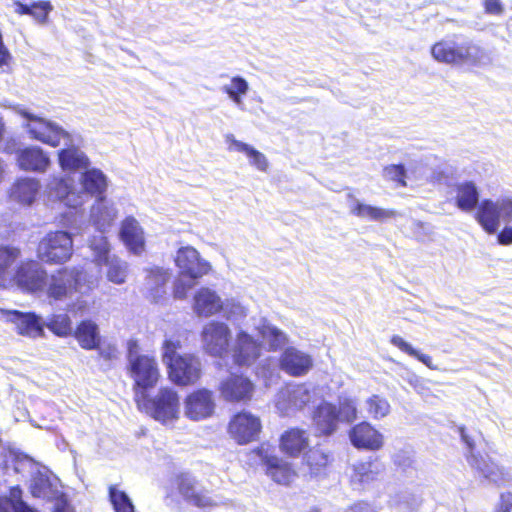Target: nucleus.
<instances>
[{
  "mask_svg": "<svg viewBox=\"0 0 512 512\" xmlns=\"http://www.w3.org/2000/svg\"><path fill=\"white\" fill-rule=\"evenodd\" d=\"M0 512H38L28 506L21 499H7L0 497Z\"/></svg>",
  "mask_w": 512,
  "mask_h": 512,
  "instance_id": "nucleus-51",
  "label": "nucleus"
},
{
  "mask_svg": "<svg viewBox=\"0 0 512 512\" xmlns=\"http://www.w3.org/2000/svg\"><path fill=\"white\" fill-rule=\"evenodd\" d=\"M54 512H74L72 507L65 501L60 500L56 503Z\"/></svg>",
  "mask_w": 512,
  "mask_h": 512,
  "instance_id": "nucleus-64",
  "label": "nucleus"
},
{
  "mask_svg": "<svg viewBox=\"0 0 512 512\" xmlns=\"http://www.w3.org/2000/svg\"><path fill=\"white\" fill-rule=\"evenodd\" d=\"M117 216L118 210L115 204L107 200L106 197L96 199L90 210V221L100 233L107 232Z\"/></svg>",
  "mask_w": 512,
  "mask_h": 512,
  "instance_id": "nucleus-23",
  "label": "nucleus"
},
{
  "mask_svg": "<svg viewBox=\"0 0 512 512\" xmlns=\"http://www.w3.org/2000/svg\"><path fill=\"white\" fill-rule=\"evenodd\" d=\"M261 428L259 417L248 411H242L231 419L228 431L239 444H246L258 437Z\"/></svg>",
  "mask_w": 512,
  "mask_h": 512,
  "instance_id": "nucleus-15",
  "label": "nucleus"
},
{
  "mask_svg": "<svg viewBox=\"0 0 512 512\" xmlns=\"http://www.w3.org/2000/svg\"><path fill=\"white\" fill-rule=\"evenodd\" d=\"M501 245H512V226H505L497 236Z\"/></svg>",
  "mask_w": 512,
  "mask_h": 512,
  "instance_id": "nucleus-60",
  "label": "nucleus"
},
{
  "mask_svg": "<svg viewBox=\"0 0 512 512\" xmlns=\"http://www.w3.org/2000/svg\"><path fill=\"white\" fill-rule=\"evenodd\" d=\"M99 349V354L106 360H112L117 357V349L115 346L108 345L106 347H97Z\"/></svg>",
  "mask_w": 512,
  "mask_h": 512,
  "instance_id": "nucleus-61",
  "label": "nucleus"
},
{
  "mask_svg": "<svg viewBox=\"0 0 512 512\" xmlns=\"http://www.w3.org/2000/svg\"><path fill=\"white\" fill-rule=\"evenodd\" d=\"M14 111L24 119L22 127L31 139L51 147H57L62 143L68 145L71 142V135L58 123L39 117L21 105L15 106Z\"/></svg>",
  "mask_w": 512,
  "mask_h": 512,
  "instance_id": "nucleus-5",
  "label": "nucleus"
},
{
  "mask_svg": "<svg viewBox=\"0 0 512 512\" xmlns=\"http://www.w3.org/2000/svg\"><path fill=\"white\" fill-rule=\"evenodd\" d=\"M382 470L381 465L376 461L358 462L352 466L350 475L351 483L356 488L374 481Z\"/></svg>",
  "mask_w": 512,
  "mask_h": 512,
  "instance_id": "nucleus-35",
  "label": "nucleus"
},
{
  "mask_svg": "<svg viewBox=\"0 0 512 512\" xmlns=\"http://www.w3.org/2000/svg\"><path fill=\"white\" fill-rule=\"evenodd\" d=\"M18 166L25 171L44 173L50 166L47 153L38 146L19 149L16 153Z\"/></svg>",
  "mask_w": 512,
  "mask_h": 512,
  "instance_id": "nucleus-24",
  "label": "nucleus"
},
{
  "mask_svg": "<svg viewBox=\"0 0 512 512\" xmlns=\"http://www.w3.org/2000/svg\"><path fill=\"white\" fill-rule=\"evenodd\" d=\"M307 463L311 468V473L317 475L322 467H325L328 463V457L318 451H310L307 456Z\"/></svg>",
  "mask_w": 512,
  "mask_h": 512,
  "instance_id": "nucleus-54",
  "label": "nucleus"
},
{
  "mask_svg": "<svg viewBox=\"0 0 512 512\" xmlns=\"http://www.w3.org/2000/svg\"><path fill=\"white\" fill-rule=\"evenodd\" d=\"M8 321L12 322L19 334L36 338L43 334L40 318L34 313H23L16 310L5 312Z\"/></svg>",
  "mask_w": 512,
  "mask_h": 512,
  "instance_id": "nucleus-27",
  "label": "nucleus"
},
{
  "mask_svg": "<svg viewBox=\"0 0 512 512\" xmlns=\"http://www.w3.org/2000/svg\"><path fill=\"white\" fill-rule=\"evenodd\" d=\"M53 10V6L49 1H39L32 4V16L41 24L47 22L48 14Z\"/></svg>",
  "mask_w": 512,
  "mask_h": 512,
  "instance_id": "nucleus-52",
  "label": "nucleus"
},
{
  "mask_svg": "<svg viewBox=\"0 0 512 512\" xmlns=\"http://www.w3.org/2000/svg\"><path fill=\"white\" fill-rule=\"evenodd\" d=\"M253 453L266 466V473L273 481L283 485L292 481L294 473L289 464L273 455L269 446L262 445Z\"/></svg>",
  "mask_w": 512,
  "mask_h": 512,
  "instance_id": "nucleus-18",
  "label": "nucleus"
},
{
  "mask_svg": "<svg viewBox=\"0 0 512 512\" xmlns=\"http://www.w3.org/2000/svg\"><path fill=\"white\" fill-rule=\"evenodd\" d=\"M109 499L115 512H134V505L129 496L115 485L109 487Z\"/></svg>",
  "mask_w": 512,
  "mask_h": 512,
  "instance_id": "nucleus-46",
  "label": "nucleus"
},
{
  "mask_svg": "<svg viewBox=\"0 0 512 512\" xmlns=\"http://www.w3.org/2000/svg\"><path fill=\"white\" fill-rule=\"evenodd\" d=\"M421 497L409 490H401L391 497V506L399 512H413L421 505Z\"/></svg>",
  "mask_w": 512,
  "mask_h": 512,
  "instance_id": "nucleus-43",
  "label": "nucleus"
},
{
  "mask_svg": "<svg viewBox=\"0 0 512 512\" xmlns=\"http://www.w3.org/2000/svg\"><path fill=\"white\" fill-rule=\"evenodd\" d=\"M231 354L238 366H250L261 355V345L247 332L239 331L231 347Z\"/></svg>",
  "mask_w": 512,
  "mask_h": 512,
  "instance_id": "nucleus-19",
  "label": "nucleus"
},
{
  "mask_svg": "<svg viewBox=\"0 0 512 512\" xmlns=\"http://www.w3.org/2000/svg\"><path fill=\"white\" fill-rule=\"evenodd\" d=\"M89 248L92 251L93 262L98 266L114 254L111 252V244L104 233L94 235L89 240Z\"/></svg>",
  "mask_w": 512,
  "mask_h": 512,
  "instance_id": "nucleus-44",
  "label": "nucleus"
},
{
  "mask_svg": "<svg viewBox=\"0 0 512 512\" xmlns=\"http://www.w3.org/2000/svg\"><path fill=\"white\" fill-rule=\"evenodd\" d=\"M221 311L229 320H237L247 315V309L238 300L231 298L223 301Z\"/></svg>",
  "mask_w": 512,
  "mask_h": 512,
  "instance_id": "nucleus-50",
  "label": "nucleus"
},
{
  "mask_svg": "<svg viewBox=\"0 0 512 512\" xmlns=\"http://www.w3.org/2000/svg\"><path fill=\"white\" fill-rule=\"evenodd\" d=\"M170 279L168 270L155 267L148 271L146 278V288L150 292L153 301H158L166 293L165 286Z\"/></svg>",
  "mask_w": 512,
  "mask_h": 512,
  "instance_id": "nucleus-38",
  "label": "nucleus"
},
{
  "mask_svg": "<svg viewBox=\"0 0 512 512\" xmlns=\"http://www.w3.org/2000/svg\"><path fill=\"white\" fill-rule=\"evenodd\" d=\"M73 255V239L66 231L46 234L37 247V257L47 264H63Z\"/></svg>",
  "mask_w": 512,
  "mask_h": 512,
  "instance_id": "nucleus-8",
  "label": "nucleus"
},
{
  "mask_svg": "<svg viewBox=\"0 0 512 512\" xmlns=\"http://www.w3.org/2000/svg\"><path fill=\"white\" fill-rule=\"evenodd\" d=\"M58 152L59 164L63 170H80L87 169L90 162L86 154L71 144Z\"/></svg>",
  "mask_w": 512,
  "mask_h": 512,
  "instance_id": "nucleus-34",
  "label": "nucleus"
},
{
  "mask_svg": "<svg viewBox=\"0 0 512 512\" xmlns=\"http://www.w3.org/2000/svg\"><path fill=\"white\" fill-rule=\"evenodd\" d=\"M349 438L352 445L359 449L376 451L384 444L383 435L368 422L353 426Z\"/></svg>",
  "mask_w": 512,
  "mask_h": 512,
  "instance_id": "nucleus-21",
  "label": "nucleus"
},
{
  "mask_svg": "<svg viewBox=\"0 0 512 512\" xmlns=\"http://www.w3.org/2000/svg\"><path fill=\"white\" fill-rule=\"evenodd\" d=\"M412 357L417 358L420 362L426 365L429 369H436V367L432 363V359L429 355L423 354L416 350V355H412Z\"/></svg>",
  "mask_w": 512,
  "mask_h": 512,
  "instance_id": "nucleus-63",
  "label": "nucleus"
},
{
  "mask_svg": "<svg viewBox=\"0 0 512 512\" xmlns=\"http://www.w3.org/2000/svg\"><path fill=\"white\" fill-rule=\"evenodd\" d=\"M349 211L352 215L369 221L383 222L396 216V211L372 206L361 202L352 193L347 194Z\"/></svg>",
  "mask_w": 512,
  "mask_h": 512,
  "instance_id": "nucleus-26",
  "label": "nucleus"
},
{
  "mask_svg": "<svg viewBox=\"0 0 512 512\" xmlns=\"http://www.w3.org/2000/svg\"><path fill=\"white\" fill-rule=\"evenodd\" d=\"M135 401L140 410H144L163 424L173 423L179 417V397L177 392L171 388H161L153 399L148 398L145 391H136Z\"/></svg>",
  "mask_w": 512,
  "mask_h": 512,
  "instance_id": "nucleus-6",
  "label": "nucleus"
},
{
  "mask_svg": "<svg viewBox=\"0 0 512 512\" xmlns=\"http://www.w3.org/2000/svg\"><path fill=\"white\" fill-rule=\"evenodd\" d=\"M256 329L270 350H278L288 343V336L266 319H261Z\"/></svg>",
  "mask_w": 512,
  "mask_h": 512,
  "instance_id": "nucleus-36",
  "label": "nucleus"
},
{
  "mask_svg": "<svg viewBox=\"0 0 512 512\" xmlns=\"http://www.w3.org/2000/svg\"><path fill=\"white\" fill-rule=\"evenodd\" d=\"M105 268V275L108 281L121 285L126 282L129 272L128 263L114 254L110 258L98 265Z\"/></svg>",
  "mask_w": 512,
  "mask_h": 512,
  "instance_id": "nucleus-37",
  "label": "nucleus"
},
{
  "mask_svg": "<svg viewBox=\"0 0 512 512\" xmlns=\"http://www.w3.org/2000/svg\"><path fill=\"white\" fill-rule=\"evenodd\" d=\"M46 326L58 336H67L72 332L71 320L66 314L54 315Z\"/></svg>",
  "mask_w": 512,
  "mask_h": 512,
  "instance_id": "nucleus-48",
  "label": "nucleus"
},
{
  "mask_svg": "<svg viewBox=\"0 0 512 512\" xmlns=\"http://www.w3.org/2000/svg\"><path fill=\"white\" fill-rule=\"evenodd\" d=\"M226 142L229 143L228 149L244 153L249 160V164L261 172H267L269 169V161L267 157L253 146L236 140L233 135L226 136Z\"/></svg>",
  "mask_w": 512,
  "mask_h": 512,
  "instance_id": "nucleus-32",
  "label": "nucleus"
},
{
  "mask_svg": "<svg viewBox=\"0 0 512 512\" xmlns=\"http://www.w3.org/2000/svg\"><path fill=\"white\" fill-rule=\"evenodd\" d=\"M231 331L227 324L220 321L208 322L202 330V346L211 356L222 358L229 351Z\"/></svg>",
  "mask_w": 512,
  "mask_h": 512,
  "instance_id": "nucleus-10",
  "label": "nucleus"
},
{
  "mask_svg": "<svg viewBox=\"0 0 512 512\" xmlns=\"http://www.w3.org/2000/svg\"><path fill=\"white\" fill-rule=\"evenodd\" d=\"M391 343L410 356L416 355V349H414L410 343L398 335L392 336Z\"/></svg>",
  "mask_w": 512,
  "mask_h": 512,
  "instance_id": "nucleus-56",
  "label": "nucleus"
},
{
  "mask_svg": "<svg viewBox=\"0 0 512 512\" xmlns=\"http://www.w3.org/2000/svg\"><path fill=\"white\" fill-rule=\"evenodd\" d=\"M309 446L308 435L305 430L293 428L286 431L280 439L281 450L290 455L297 456Z\"/></svg>",
  "mask_w": 512,
  "mask_h": 512,
  "instance_id": "nucleus-33",
  "label": "nucleus"
},
{
  "mask_svg": "<svg viewBox=\"0 0 512 512\" xmlns=\"http://www.w3.org/2000/svg\"><path fill=\"white\" fill-rule=\"evenodd\" d=\"M458 432L460 434V437H461L462 441L466 444V446H467V448L469 450V453H470V456L468 457V460H469L472 457V455H475L473 453V450H474V447H475L474 441L467 434L465 427H463V426L458 427Z\"/></svg>",
  "mask_w": 512,
  "mask_h": 512,
  "instance_id": "nucleus-59",
  "label": "nucleus"
},
{
  "mask_svg": "<svg viewBox=\"0 0 512 512\" xmlns=\"http://www.w3.org/2000/svg\"><path fill=\"white\" fill-rule=\"evenodd\" d=\"M407 381L418 393H422L425 389L424 381L415 374L409 375Z\"/></svg>",
  "mask_w": 512,
  "mask_h": 512,
  "instance_id": "nucleus-62",
  "label": "nucleus"
},
{
  "mask_svg": "<svg viewBox=\"0 0 512 512\" xmlns=\"http://www.w3.org/2000/svg\"><path fill=\"white\" fill-rule=\"evenodd\" d=\"M181 342L176 336H167L162 344V360L168 368L169 378L177 385H190L201 377L202 364L193 354H177Z\"/></svg>",
  "mask_w": 512,
  "mask_h": 512,
  "instance_id": "nucleus-2",
  "label": "nucleus"
},
{
  "mask_svg": "<svg viewBox=\"0 0 512 512\" xmlns=\"http://www.w3.org/2000/svg\"><path fill=\"white\" fill-rule=\"evenodd\" d=\"M98 284V278L82 267H63L46 275L42 293L52 301H63L74 294H89Z\"/></svg>",
  "mask_w": 512,
  "mask_h": 512,
  "instance_id": "nucleus-1",
  "label": "nucleus"
},
{
  "mask_svg": "<svg viewBox=\"0 0 512 512\" xmlns=\"http://www.w3.org/2000/svg\"><path fill=\"white\" fill-rule=\"evenodd\" d=\"M175 264L179 268V277L174 284V297L184 299L190 289L194 287L197 279L206 275L211 269L210 264L202 259L199 252L186 246L178 249Z\"/></svg>",
  "mask_w": 512,
  "mask_h": 512,
  "instance_id": "nucleus-4",
  "label": "nucleus"
},
{
  "mask_svg": "<svg viewBox=\"0 0 512 512\" xmlns=\"http://www.w3.org/2000/svg\"><path fill=\"white\" fill-rule=\"evenodd\" d=\"M20 255V250L16 247L0 246V277L9 274L10 267Z\"/></svg>",
  "mask_w": 512,
  "mask_h": 512,
  "instance_id": "nucleus-47",
  "label": "nucleus"
},
{
  "mask_svg": "<svg viewBox=\"0 0 512 512\" xmlns=\"http://www.w3.org/2000/svg\"><path fill=\"white\" fill-rule=\"evenodd\" d=\"M279 363L285 373L294 377L306 375L313 367L311 355L295 347L285 349Z\"/></svg>",
  "mask_w": 512,
  "mask_h": 512,
  "instance_id": "nucleus-20",
  "label": "nucleus"
},
{
  "mask_svg": "<svg viewBox=\"0 0 512 512\" xmlns=\"http://www.w3.org/2000/svg\"><path fill=\"white\" fill-rule=\"evenodd\" d=\"M81 185L79 192L84 194V203L88 197H95L99 199L104 197V193L108 187L107 176L97 168L86 169L79 178Z\"/></svg>",
  "mask_w": 512,
  "mask_h": 512,
  "instance_id": "nucleus-25",
  "label": "nucleus"
},
{
  "mask_svg": "<svg viewBox=\"0 0 512 512\" xmlns=\"http://www.w3.org/2000/svg\"><path fill=\"white\" fill-rule=\"evenodd\" d=\"M127 358L130 376L135 382V392L139 390L147 392L148 389L153 388L160 378L155 358L141 354L135 340L128 341Z\"/></svg>",
  "mask_w": 512,
  "mask_h": 512,
  "instance_id": "nucleus-7",
  "label": "nucleus"
},
{
  "mask_svg": "<svg viewBox=\"0 0 512 512\" xmlns=\"http://www.w3.org/2000/svg\"><path fill=\"white\" fill-rule=\"evenodd\" d=\"M469 464L485 479L497 485H503L512 479L509 470L499 467L495 463L488 461L479 455H472L469 459Z\"/></svg>",
  "mask_w": 512,
  "mask_h": 512,
  "instance_id": "nucleus-28",
  "label": "nucleus"
},
{
  "mask_svg": "<svg viewBox=\"0 0 512 512\" xmlns=\"http://www.w3.org/2000/svg\"><path fill=\"white\" fill-rule=\"evenodd\" d=\"M46 275V270L38 262L30 260L18 267L14 279L21 289L31 293H42Z\"/></svg>",
  "mask_w": 512,
  "mask_h": 512,
  "instance_id": "nucleus-17",
  "label": "nucleus"
},
{
  "mask_svg": "<svg viewBox=\"0 0 512 512\" xmlns=\"http://www.w3.org/2000/svg\"><path fill=\"white\" fill-rule=\"evenodd\" d=\"M365 409L369 417L379 420L390 413L391 406L385 398L372 395L365 400Z\"/></svg>",
  "mask_w": 512,
  "mask_h": 512,
  "instance_id": "nucleus-45",
  "label": "nucleus"
},
{
  "mask_svg": "<svg viewBox=\"0 0 512 512\" xmlns=\"http://www.w3.org/2000/svg\"><path fill=\"white\" fill-rule=\"evenodd\" d=\"M216 408L213 392L208 389H199L189 394L184 401V414L193 421H200L211 417Z\"/></svg>",
  "mask_w": 512,
  "mask_h": 512,
  "instance_id": "nucleus-14",
  "label": "nucleus"
},
{
  "mask_svg": "<svg viewBox=\"0 0 512 512\" xmlns=\"http://www.w3.org/2000/svg\"><path fill=\"white\" fill-rule=\"evenodd\" d=\"M223 301L220 296L210 288L199 289L194 296L193 309L200 317H210L221 311Z\"/></svg>",
  "mask_w": 512,
  "mask_h": 512,
  "instance_id": "nucleus-29",
  "label": "nucleus"
},
{
  "mask_svg": "<svg viewBox=\"0 0 512 512\" xmlns=\"http://www.w3.org/2000/svg\"><path fill=\"white\" fill-rule=\"evenodd\" d=\"M221 90L228 95L237 107L242 109L244 106L243 97L248 93L249 84L243 77L234 76L229 84L221 87Z\"/></svg>",
  "mask_w": 512,
  "mask_h": 512,
  "instance_id": "nucleus-42",
  "label": "nucleus"
},
{
  "mask_svg": "<svg viewBox=\"0 0 512 512\" xmlns=\"http://www.w3.org/2000/svg\"><path fill=\"white\" fill-rule=\"evenodd\" d=\"M75 338L82 348L96 349L101 339L97 324L91 320L82 321L75 331Z\"/></svg>",
  "mask_w": 512,
  "mask_h": 512,
  "instance_id": "nucleus-40",
  "label": "nucleus"
},
{
  "mask_svg": "<svg viewBox=\"0 0 512 512\" xmlns=\"http://www.w3.org/2000/svg\"><path fill=\"white\" fill-rule=\"evenodd\" d=\"M120 239L126 248L134 255H141L145 251V234L140 223L132 216L121 222Z\"/></svg>",
  "mask_w": 512,
  "mask_h": 512,
  "instance_id": "nucleus-22",
  "label": "nucleus"
},
{
  "mask_svg": "<svg viewBox=\"0 0 512 512\" xmlns=\"http://www.w3.org/2000/svg\"><path fill=\"white\" fill-rule=\"evenodd\" d=\"M178 491L185 501L200 509H211L221 503L219 498L212 497L209 492L189 474H181L178 477Z\"/></svg>",
  "mask_w": 512,
  "mask_h": 512,
  "instance_id": "nucleus-12",
  "label": "nucleus"
},
{
  "mask_svg": "<svg viewBox=\"0 0 512 512\" xmlns=\"http://www.w3.org/2000/svg\"><path fill=\"white\" fill-rule=\"evenodd\" d=\"M384 177L405 187L406 170L403 165H389L384 168Z\"/></svg>",
  "mask_w": 512,
  "mask_h": 512,
  "instance_id": "nucleus-53",
  "label": "nucleus"
},
{
  "mask_svg": "<svg viewBox=\"0 0 512 512\" xmlns=\"http://www.w3.org/2000/svg\"><path fill=\"white\" fill-rule=\"evenodd\" d=\"M476 220L489 234H494L500 227V221L512 222V198L502 197L497 200L485 199L478 207Z\"/></svg>",
  "mask_w": 512,
  "mask_h": 512,
  "instance_id": "nucleus-9",
  "label": "nucleus"
},
{
  "mask_svg": "<svg viewBox=\"0 0 512 512\" xmlns=\"http://www.w3.org/2000/svg\"><path fill=\"white\" fill-rule=\"evenodd\" d=\"M357 402L351 398H340L337 408L338 419L343 422H353L357 418Z\"/></svg>",
  "mask_w": 512,
  "mask_h": 512,
  "instance_id": "nucleus-49",
  "label": "nucleus"
},
{
  "mask_svg": "<svg viewBox=\"0 0 512 512\" xmlns=\"http://www.w3.org/2000/svg\"><path fill=\"white\" fill-rule=\"evenodd\" d=\"M254 392V383L244 375L231 374L219 384L220 396L230 403H247Z\"/></svg>",
  "mask_w": 512,
  "mask_h": 512,
  "instance_id": "nucleus-13",
  "label": "nucleus"
},
{
  "mask_svg": "<svg viewBox=\"0 0 512 512\" xmlns=\"http://www.w3.org/2000/svg\"><path fill=\"white\" fill-rule=\"evenodd\" d=\"M312 398V389L306 384L288 385L276 395L275 406L283 415L304 408Z\"/></svg>",
  "mask_w": 512,
  "mask_h": 512,
  "instance_id": "nucleus-11",
  "label": "nucleus"
},
{
  "mask_svg": "<svg viewBox=\"0 0 512 512\" xmlns=\"http://www.w3.org/2000/svg\"><path fill=\"white\" fill-rule=\"evenodd\" d=\"M479 202V192L473 182L466 181L456 186V204L459 209L470 212Z\"/></svg>",
  "mask_w": 512,
  "mask_h": 512,
  "instance_id": "nucleus-39",
  "label": "nucleus"
},
{
  "mask_svg": "<svg viewBox=\"0 0 512 512\" xmlns=\"http://www.w3.org/2000/svg\"><path fill=\"white\" fill-rule=\"evenodd\" d=\"M47 190L50 197L68 207L77 208L84 204V194L78 191L71 177H52Z\"/></svg>",
  "mask_w": 512,
  "mask_h": 512,
  "instance_id": "nucleus-16",
  "label": "nucleus"
},
{
  "mask_svg": "<svg viewBox=\"0 0 512 512\" xmlns=\"http://www.w3.org/2000/svg\"><path fill=\"white\" fill-rule=\"evenodd\" d=\"M39 188L40 185L38 180L33 178H23L13 185L11 197L15 201L30 205L34 201Z\"/></svg>",
  "mask_w": 512,
  "mask_h": 512,
  "instance_id": "nucleus-41",
  "label": "nucleus"
},
{
  "mask_svg": "<svg viewBox=\"0 0 512 512\" xmlns=\"http://www.w3.org/2000/svg\"><path fill=\"white\" fill-rule=\"evenodd\" d=\"M512 493L507 492L501 494V501L495 512H511Z\"/></svg>",
  "mask_w": 512,
  "mask_h": 512,
  "instance_id": "nucleus-58",
  "label": "nucleus"
},
{
  "mask_svg": "<svg viewBox=\"0 0 512 512\" xmlns=\"http://www.w3.org/2000/svg\"><path fill=\"white\" fill-rule=\"evenodd\" d=\"M431 53L446 64L483 66L491 62L489 54L472 41L442 40L432 46Z\"/></svg>",
  "mask_w": 512,
  "mask_h": 512,
  "instance_id": "nucleus-3",
  "label": "nucleus"
},
{
  "mask_svg": "<svg viewBox=\"0 0 512 512\" xmlns=\"http://www.w3.org/2000/svg\"><path fill=\"white\" fill-rule=\"evenodd\" d=\"M30 490L34 497L45 500L58 499L61 494L58 489V479L48 471H38L33 476Z\"/></svg>",
  "mask_w": 512,
  "mask_h": 512,
  "instance_id": "nucleus-30",
  "label": "nucleus"
},
{
  "mask_svg": "<svg viewBox=\"0 0 512 512\" xmlns=\"http://www.w3.org/2000/svg\"><path fill=\"white\" fill-rule=\"evenodd\" d=\"M485 12L490 15L499 16L504 12V6L500 0H484Z\"/></svg>",
  "mask_w": 512,
  "mask_h": 512,
  "instance_id": "nucleus-55",
  "label": "nucleus"
},
{
  "mask_svg": "<svg viewBox=\"0 0 512 512\" xmlns=\"http://www.w3.org/2000/svg\"><path fill=\"white\" fill-rule=\"evenodd\" d=\"M345 512H378L376 506L365 502V501H358L351 506H349Z\"/></svg>",
  "mask_w": 512,
  "mask_h": 512,
  "instance_id": "nucleus-57",
  "label": "nucleus"
},
{
  "mask_svg": "<svg viewBox=\"0 0 512 512\" xmlns=\"http://www.w3.org/2000/svg\"><path fill=\"white\" fill-rule=\"evenodd\" d=\"M314 424L317 430L324 435H330L336 431L338 425L337 407L331 403H321L314 413Z\"/></svg>",
  "mask_w": 512,
  "mask_h": 512,
  "instance_id": "nucleus-31",
  "label": "nucleus"
}]
</instances>
